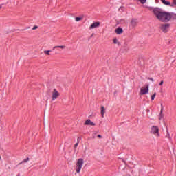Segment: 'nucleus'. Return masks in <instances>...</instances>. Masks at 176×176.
Masks as SVG:
<instances>
[{
    "label": "nucleus",
    "instance_id": "f257e3e1",
    "mask_svg": "<svg viewBox=\"0 0 176 176\" xmlns=\"http://www.w3.org/2000/svg\"><path fill=\"white\" fill-rule=\"evenodd\" d=\"M155 17L162 23H168L171 20V12L164 11L161 8H155L153 10Z\"/></svg>",
    "mask_w": 176,
    "mask_h": 176
},
{
    "label": "nucleus",
    "instance_id": "f03ea898",
    "mask_svg": "<svg viewBox=\"0 0 176 176\" xmlns=\"http://www.w3.org/2000/svg\"><path fill=\"white\" fill-rule=\"evenodd\" d=\"M84 164L85 162L83 161V159L80 158L77 160V162L76 164V171L77 174H79L80 173Z\"/></svg>",
    "mask_w": 176,
    "mask_h": 176
},
{
    "label": "nucleus",
    "instance_id": "7ed1b4c3",
    "mask_svg": "<svg viewBox=\"0 0 176 176\" xmlns=\"http://www.w3.org/2000/svg\"><path fill=\"white\" fill-rule=\"evenodd\" d=\"M159 128L156 126H153L151 127V134H153L155 137L158 138L160 137V133L159 132Z\"/></svg>",
    "mask_w": 176,
    "mask_h": 176
},
{
    "label": "nucleus",
    "instance_id": "20e7f679",
    "mask_svg": "<svg viewBox=\"0 0 176 176\" xmlns=\"http://www.w3.org/2000/svg\"><path fill=\"white\" fill-rule=\"evenodd\" d=\"M60 97V92L57 91V89H54L52 92V101H55Z\"/></svg>",
    "mask_w": 176,
    "mask_h": 176
},
{
    "label": "nucleus",
    "instance_id": "39448f33",
    "mask_svg": "<svg viewBox=\"0 0 176 176\" xmlns=\"http://www.w3.org/2000/svg\"><path fill=\"white\" fill-rule=\"evenodd\" d=\"M148 93H149V85H147L146 87H143L140 89V96L148 94Z\"/></svg>",
    "mask_w": 176,
    "mask_h": 176
},
{
    "label": "nucleus",
    "instance_id": "423d86ee",
    "mask_svg": "<svg viewBox=\"0 0 176 176\" xmlns=\"http://www.w3.org/2000/svg\"><path fill=\"white\" fill-rule=\"evenodd\" d=\"M160 28L162 31V32H168V28H170V24L169 23L162 24Z\"/></svg>",
    "mask_w": 176,
    "mask_h": 176
},
{
    "label": "nucleus",
    "instance_id": "0eeeda50",
    "mask_svg": "<svg viewBox=\"0 0 176 176\" xmlns=\"http://www.w3.org/2000/svg\"><path fill=\"white\" fill-rule=\"evenodd\" d=\"M138 24V21H137V19H132L130 22L129 27H131V28H135Z\"/></svg>",
    "mask_w": 176,
    "mask_h": 176
},
{
    "label": "nucleus",
    "instance_id": "6e6552de",
    "mask_svg": "<svg viewBox=\"0 0 176 176\" xmlns=\"http://www.w3.org/2000/svg\"><path fill=\"white\" fill-rule=\"evenodd\" d=\"M100 22H94L90 26L89 30H94V28H98L100 27Z\"/></svg>",
    "mask_w": 176,
    "mask_h": 176
},
{
    "label": "nucleus",
    "instance_id": "1a4fd4ad",
    "mask_svg": "<svg viewBox=\"0 0 176 176\" xmlns=\"http://www.w3.org/2000/svg\"><path fill=\"white\" fill-rule=\"evenodd\" d=\"M84 124L85 126H96L94 122L90 120V119L87 120Z\"/></svg>",
    "mask_w": 176,
    "mask_h": 176
},
{
    "label": "nucleus",
    "instance_id": "9d476101",
    "mask_svg": "<svg viewBox=\"0 0 176 176\" xmlns=\"http://www.w3.org/2000/svg\"><path fill=\"white\" fill-rule=\"evenodd\" d=\"M161 111H160V113L159 116V120H162L164 118V114H163V104H161Z\"/></svg>",
    "mask_w": 176,
    "mask_h": 176
},
{
    "label": "nucleus",
    "instance_id": "9b49d317",
    "mask_svg": "<svg viewBox=\"0 0 176 176\" xmlns=\"http://www.w3.org/2000/svg\"><path fill=\"white\" fill-rule=\"evenodd\" d=\"M116 34L118 35H120V34H123V29L122 28H117L116 29Z\"/></svg>",
    "mask_w": 176,
    "mask_h": 176
},
{
    "label": "nucleus",
    "instance_id": "f8f14e48",
    "mask_svg": "<svg viewBox=\"0 0 176 176\" xmlns=\"http://www.w3.org/2000/svg\"><path fill=\"white\" fill-rule=\"evenodd\" d=\"M161 2L163 3V5H165L166 6H171V2L167 1L166 0H161Z\"/></svg>",
    "mask_w": 176,
    "mask_h": 176
},
{
    "label": "nucleus",
    "instance_id": "ddd939ff",
    "mask_svg": "<svg viewBox=\"0 0 176 176\" xmlns=\"http://www.w3.org/2000/svg\"><path fill=\"white\" fill-rule=\"evenodd\" d=\"M53 50H54L55 49H62V50H64L65 49V45H56V46H54L53 47Z\"/></svg>",
    "mask_w": 176,
    "mask_h": 176
},
{
    "label": "nucleus",
    "instance_id": "4468645a",
    "mask_svg": "<svg viewBox=\"0 0 176 176\" xmlns=\"http://www.w3.org/2000/svg\"><path fill=\"white\" fill-rule=\"evenodd\" d=\"M101 115H102V118H104L105 115V107L104 106L101 107Z\"/></svg>",
    "mask_w": 176,
    "mask_h": 176
},
{
    "label": "nucleus",
    "instance_id": "2eb2a0df",
    "mask_svg": "<svg viewBox=\"0 0 176 176\" xmlns=\"http://www.w3.org/2000/svg\"><path fill=\"white\" fill-rule=\"evenodd\" d=\"M176 6V0H173L172 3H170V8H175Z\"/></svg>",
    "mask_w": 176,
    "mask_h": 176
},
{
    "label": "nucleus",
    "instance_id": "dca6fc26",
    "mask_svg": "<svg viewBox=\"0 0 176 176\" xmlns=\"http://www.w3.org/2000/svg\"><path fill=\"white\" fill-rule=\"evenodd\" d=\"M113 42L115 45H120V43L118 41V38H113Z\"/></svg>",
    "mask_w": 176,
    "mask_h": 176
},
{
    "label": "nucleus",
    "instance_id": "f3484780",
    "mask_svg": "<svg viewBox=\"0 0 176 176\" xmlns=\"http://www.w3.org/2000/svg\"><path fill=\"white\" fill-rule=\"evenodd\" d=\"M166 138H168L169 141H171V136L170 135V132H168V131H167V134L166 135Z\"/></svg>",
    "mask_w": 176,
    "mask_h": 176
},
{
    "label": "nucleus",
    "instance_id": "a211bd4d",
    "mask_svg": "<svg viewBox=\"0 0 176 176\" xmlns=\"http://www.w3.org/2000/svg\"><path fill=\"white\" fill-rule=\"evenodd\" d=\"M27 162H30V158L29 157L23 160L21 163H19V164H23V163H27Z\"/></svg>",
    "mask_w": 176,
    "mask_h": 176
},
{
    "label": "nucleus",
    "instance_id": "6ab92c4d",
    "mask_svg": "<svg viewBox=\"0 0 176 176\" xmlns=\"http://www.w3.org/2000/svg\"><path fill=\"white\" fill-rule=\"evenodd\" d=\"M50 52L51 50H45L44 54H45L46 56H50Z\"/></svg>",
    "mask_w": 176,
    "mask_h": 176
},
{
    "label": "nucleus",
    "instance_id": "aec40b11",
    "mask_svg": "<svg viewBox=\"0 0 176 176\" xmlns=\"http://www.w3.org/2000/svg\"><path fill=\"white\" fill-rule=\"evenodd\" d=\"M82 19H83V17L78 16V17H76L75 20H76V21H80V20H82Z\"/></svg>",
    "mask_w": 176,
    "mask_h": 176
},
{
    "label": "nucleus",
    "instance_id": "412c9836",
    "mask_svg": "<svg viewBox=\"0 0 176 176\" xmlns=\"http://www.w3.org/2000/svg\"><path fill=\"white\" fill-rule=\"evenodd\" d=\"M171 19H176V14H174V12H171Z\"/></svg>",
    "mask_w": 176,
    "mask_h": 176
},
{
    "label": "nucleus",
    "instance_id": "4be33fe9",
    "mask_svg": "<svg viewBox=\"0 0 176 176\" xmlns=\"http://www.w3.org/2000/svg\"><path fill=\"white\" fill-rule=\"evenodd\" d=\"M139 2H140L142 5H144V3H146V0H139Z\"/></svg>",
    "mask_w": 176,
    "mask_h": 176
},
{
    "label": "nucleus",
    "instance_id": "5701e85b",
    "mask_svg": "<svg viewBox=\"0 0 176 176\" xmlns=\"http://www.w3.org/2000/svg\"><path fill=\"white\" fill-rule=\"evenodd\" d=\"M155 97H156V93H154V94L151 96L152 101H153V100H155Z\"/></svg>",
    "mask_w": 176,
    "mask_h": 176
},
{
    "label": "nucleus",
    "instance_id": "b1692460",
    "mask_svg": "<svg viewBox=\"0 0 176 176\" xmlns=\"http://www.w3.org/2000/svg\"><path fill=\"white\" fill-rule=\"evenodd\" d=\"M96 135H97V132H94L92 134L93 138H96Z\"/></svg>",
    "mask_w": 176,
    "mask_h": 176
},
{
    "label": "nucleus",
    "instance_id": "393cba45",
    "mask_svg": "<svg viewBox=\"0 0 176 176\" xmlns=\"http://www.w3.org/2000/svg\"><path fill=\"white\" fill-rule=\"evenodd\" d=\"M78 145H79V142L75 144L74 148H78Z\"/></svg>",
    "mask_w": 176,
    "mask_h": 176
},
{
    "label": "nucleus",
    "instance_id": "a878e982",
    "mask_svg": "<svg viewBox=\"0 0 176 176\" xmlns=\"http://www.w3.org/2000/svg\"><path fill=\"white\" fill-rule=\"evenodd\" d=\"M37 28H38V26H34V27L32 28V30H37Z\"/></svg>",
    "mask_w": 176,
    "mask_h": 176
},
{
    "label": "nucleus",
    "instance_id": "bb28decb",
    "mask_svg": "<svg viewBox=\"0 0 176 176\" xmlns=\"http://www.w3.org/2000/svg\"><path fill=\"white\" fill-rule=\"evenodd\" d=\"M148 80H151V82H154L153 78H148Z\"/></svg>",
    "mask_w": 176,
    "mask_h": 176
},
{
    "label": "nucleus",
    "instance_id": "cd10ccee",
    "mask_svg": "<svg viewBox=\"0 0 176 176\" xmlns=\"http://www.w3.org/2000/svg\"><path fill=\"white\" fill-rule=\"evenodd\" d=\"M163 83H164V82L163 80H162L160 82V86H162L163 85Z\"/></svg>",
    "mask_w": 176,
    "mask_h": 176
},
{
    "label": "nucleus",
    "instance_id": "c85d7f7f",
    "mask_svg": "<svg viewBox=\"0 0 176 176\" xmlns=\"http://www.w3.org/2000/svg\"><path fill=\"white\" fill-rule=\"evenodd\" d=\"M97 137L98 138H102V136H101V135H98Z\"/></svg>",
    "mask_w": 176,
    "mask_h": 176
},
{
    "label": "nucleus",
    "instance_id": "c756f323",
    "mask_svg": "<svg viewBox=\"0 0 176 176\" xmlns=\"http://www.w3.org/2000/svg\"><path fill=\"white\" fill-rule=\"evenodd\" d=\"M1 160H2V157H1V155H0V162H1Z\"/></svg>",
    "mask_w": 176,
    "mask_h": 176
},
{
    "label": "nucleus",
    "instance_id": "7c9ffc66",
    "mask_svg": "<svg viewBox=\"0 0 176 176\" xmlns=\"http://www.w3.org/2000/svg\"><path fill=\"white\" fill-rule=\"evenodd\" d=\"M94 35V34H91V36H93Z\"/></svg>",
    "mask_w": 176,
    "mask_h": 176
},
{
    "label": "nucleus",
    "instance_id": "2f4dec72",
    "mask_svg": "<svg viewBox=\"0 0 176 176\" xmlns=\"http://www.w3.org/2000/svg\"><path fill=\"white\" fill-rule=\"evenodd\" d=\"M94 35V34H91V36H93Z\"/></svg>",
    "mask_w": 176,
    "mask_h": 176
},
{
    "label": "nucleus",
    "instance_id": "473e14b6",
    "mask_svg": "<svg viewBox=\"0 0 176 176\" xmlns=\"http://www.w3.org/2000/svg\"><path fill=\"white\" fill-rule=\"evenodd\" d=\"M94 35V34H91V36H93Z\"/></svg>",
    "mask_w": 176,
    "mask_h": 176
},
{
    "label": "nucleus",
    "instance_id": "72a5a7b5",
    "mask_svg": "<svg viewBox=\"0 0 176 176\" xmlns=\"http://www.w3.org/2000/svg\"><path fill=\"white\" fill-rule=\"evenodd\" d=\"M1 8H2V6H0V9H1Z\"/></svg>",
    "mask_w": 176,
    "mask_h": 176
}]
</instances>
